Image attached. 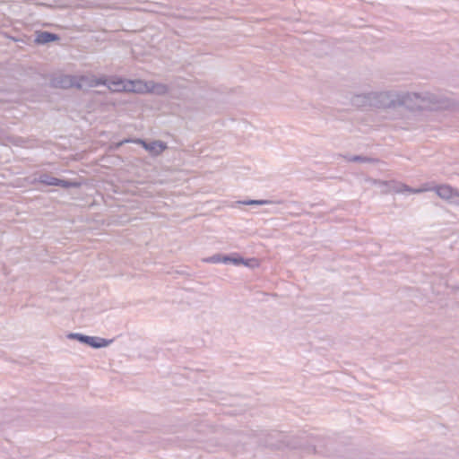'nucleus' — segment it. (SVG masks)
Returning <instances> with one entry per match:
<instances>
[{
  "label": "nucleus",
  "mask_w": 459,
  "mask_h": 459,
  "mask_svg": "<svg viewBox=\"0 0 459 459\" xmlns=\"http://www.w3.org/2000/svg\"><path fill=\"white\" fill-rule=\"evenodd\" d=\"M77 89L80 90L106 84V77L98 78L94 74L77 76Z\"/></svg>",
  "instance_id": "6"
},
{
  "label": "nucleus",
  "mask_w": 459,
  "mask_h": 459,
  "mask_svg": "<svg viewBox=\"0 0 459 459\" xmlns=\"http://www.w3.org/2000/svg\"><path fill=\"white\" fill-rule=\"evenodd\" d=\"M129 142L142 145L152 156L160 155L163 151H165L168 148L167 143L162 141L157 140L152 141L151 143H147L143 139L122 141L117 143V148L120 147L124 143Z\"/></svg>",
  "instance_id": "3"
},
{
  "label": "nucleus",
  "mask_w": 459,
  "mask_h": 459,
  "mask_svg": "<svg viewBox=\"0 0 459 459\" xmlns=\"http://www.w3.org/2000/svg\"><path fill=\"white\" fill-rule=\"evenodd\" d=\"M389 185H391L393 186V191H394V193H396V194H403V193L420 194V193H423V192H427V191H432V187L429 186L428 184L423 185L420 188H412V187H411L402 182H398V181H392V183H390Z\"/></svg>",
  "instance_id": "7"
},
{
  "label": "nucleus",
  "mask_w": 459,
  "mask_h": 459,
  "mask_svg": "<svg viewBox=\"0 0 459 459\" xmlns=\"http://www.w3.org/2000/svg\"><path fill=\"white\" fill-rule=\"evenodd\" d=\"M57 39H58V36L56 34L50 33L48 31H42L37 35L36 42L39 44H46V43L52 42V41H55Z\"/></svg>",
  "instance_id": "13"
},
{
  "label": "nucleus",
  "mask_w": 459,
  "mask_h": 459,
  "mask_svg": "<svg viewBox=\"0 0 459 459\" xmlns=\"http://www.w3.org/2000/svg\"><path fill=\"white\" fill-rule=\"evenodd\" d=\"M438 197L449 202L450 204L459 205V191L450 185L443 184L432 187Z\"/></svg>",
  "instance_id": "5"
},
{
  "label": "nucleus",
  "mask_w": 459,
  "mask_h": 459,
  "mask_svg": "<svg viewBox=\"0 0 459 459\" xmlns=\"http://www.w3.org/2000/svg\"><path fill=\"white\" fill-rule=\"evenodd\" d=\"M230 264H233L235 265H240V264H244L247 266L249 265V264L247 262H246L242 257H232L231 256Z\"/></svg>",
  "instance_id": "20"
},
{
  "label": "nucleus",
  "mask_w": 459,
  "mask_h": 459,
  "mask_svg": "<svg viewBox=\"0 0 459 459\" xmlns=\"http://www.w3.org/2000/svg\"><path fill=\"white\" fill-rule=\"evenodd\" d=\"M38 181L47 186H57L63 188H69L75 186V184L73 182L54 178L48 174L40 175L38 178Z\"/></svg>",
  "instance_id": "8"
},
{
  "label": "nucleus",
  "mask_w": 459,
  "mask_h": 459,
  "mask_svg": "<svg viewBox=\"0 0 459 459\" xmlns=\"http://www.w3.org/2000/svg\"><path fill=\"white\" fill-rule=\"evenodd\" d=\"M397 91H373L355 96L353 102L358 106L386 109L397 108Z\"/></svg>",
  "instance_id": "1"
},
{
  "label": "nucleus",
  "mask_w": 459,
  "mask_h": 459,
  "mask_svg": "<svg viewBox=\"0 0 459 459\" xmlns=\"http://www.w3.org/2000/svg\"><path fill=\"white\" fill-rule=\"evenodd\" d=\"M231 256L222 255V264H230Z\"/></svg>",
  "instance_id": "21"
},
{
  "label": "nucleus",
  "mask_w": 459,
  "mask_h": 459,
  "mask_svg": "<svg viewBox=\"0 0 459 459\" xmlns=\"http://www.w3.org/2000/svg\"><path fill=\"white\" fill-rule=\"evenodd\" d=\"M150 87V81L145 82L142 80H128L127 82V92H135V93H148Z\"/></svg>",
  "instance_id": "11"
},
{
  "label": "nucleus",
  "mask_w": 459,
  "mask_h": 459,
  "mask_svg": "<svg viewBox=\"0 0 459 459\" xmlns=\"http://www.w3.org/2000/svg\"><path fill=\"white\" fill-rule=\"evenodd\" d=\"M397 108L404 107L409 110H420L419 92H401L397 91Z\"/></svg>",
  "instance_id": "4"
},
{
  "label": "nucleus",
  "mask_w": 459,
  "mask_h": 459,
  "mask_svg": "<svg viewBox=\"0 0 459 459\" xmlns=\"http://www.w3.org/2000/svg\"><path fill=\"white\" fill-rule=\"evenodd\" d=\"M239 204H246V205H264L270 204L271 201L268 200H247L238 202Z\"/></svg>",
  "instance_id": "16"
},
{
  "label": "nucleus",
  "mask_w": 459,
  "mask_h": 459,
  "mask_svg": "<svg viewBox=\"0 0 459 459\" xmlns=\"http://www.w3.org/2000/svg\"><path fill=\"white\" fill-rule=\"evenodd\" d=\"M112 342V340H107L97 336H86L85 344L95 348L108 347Z\"/></svg>",
  "instance_id": "12"
},
{
  "label": "nucleus",
  "mask_w": 459,
  "mask_h": 459,
  "mask_svg": "<svg viewBox=\"0 0 459 459\" xmlns=\"http://www.w3.org/2000/svg\"><path fill=\"white\" fill-rule=\"evenodd\" d=\"M86 336L87 335H84V334H82V333H69L67 335V337L69 339H71V340H77V341H79L80 342H82V343H85Z\"/></svg>",
  "instance_id": "17"
},
{
  "label": "nucleus",
  "mask_w": 459,
  "mask_h": 459,
  "mask_svg": "<svg viewBox=\"0 0 459 459\" xmlns=\"http://www.w3.org/2000/svg\"><path fill=\"white\" fill-rule=\"evenodd\" d=\"M128 80H123L121 78H106V86L109 91L113 92L127 91Z\"/></svg>",
  "instance_id": "10"
},
{
  "label": "nucleus",
  "mask_w": 459,
  "mask_h": 459,
  "mask_svg": "<svg viewBox=\"0 0 459 459\" xmlns=\"http://www.w3.org/2000/svg\"><path fill=\"white\" fill-rule=\"evenodd\" d=\"M367 181H368L372 185L381 187L383 194H389L391 192H394L393 186L391 185H388V184L392 183L393 180L383 181V180H378V179L368 178V179H367Z\"/></svg>",
  "instance_id": "15"
},
{
  "label": "nucleus",
  "mask_w": 459,
  "mask_h": 459,
  "mask_svg": "<svg viewBox=\"0 0 459 459\" xmlns=\"http://www.w3.org/2000/svg\"><path fill=\"white\" fill-rule=\"evenodd\" d=\"M204 262L206 263H212V264H219L222 263V255H212L206 259H204Z\"/></svg>",
  "instance_id": "19"
},
{
  "label": "nucleus",
  "mask_w": 459,
  "mask_h": 459,
  "mask_svg": "<svg viewBox=\"0 0 459 459\" xmlns=\"http://www.w3.org/2000/svg\"><path fill=\"white\" fill-rule=\"evenodd\" d=\"M350 161L354 162H373L374 160L363 156H352L349 159Z\"/></svg>",
  "instance_id": "18"
},
{
  "label": "nucleus",
  "mask_w": 459,
  "mask_h": 459,
  "mask_svg": "<svg viewBox=\"0 0 459 459\" xmlns=\"http://www.w3.org/2000/svg\"><path fill=\"white\" fill-rule=\"evenodd\" d=\"M420 110H439L448 108L450 102L445 96L433 92H419Z\"/></svg>",
  "instance_id": "2"
},
{
  "label": "nucleus",
  "mask_w": 459,
  "mask_h": 459,
  "mask_svg": "<svg viewBox=\"0 0 459 459\" xmlns=\"http://www.w3.org/2000/svg\"><path fill=\"white\" fill-rule=\"evenodd\" d=\"M169 88L166 84L163 83H156L152 81H150V87L148 93H153L157 95H164L168 92Z\"/></svg>",
  "instance_id": "14"
},
{
  "label": "nucleus",
  "mask_w": 459,
  "mask_h": 459,
  "mask_svg": "<svg viewBox=\"0 0 459 459\" xmlns=\"http://www.w3.org/2000/svg\"><path fill=\"white\" fill-rule=\"evenodd\" d=\"M270 446H271L272 447H274V448H277V449H281V448H282V447H283V445H280V444H279V445L270 444Z\"/></svg>",
  "instance_id": "22"
},
{
  "label": "nucleus",
  "mask_w": 459,
  "mask_h": 459,
  "mask_svg": "<svg viewBox=\"0 0 459 459\" xmlns=\"http://www.w3.org/2000/svg\"><path fill=\"white\" fill-rule=\"evenodd\" d=\"M77 76L62 74L53 79V84L56 87H60L64 89L71 87L77 88Z\"/></svg>",
  "instance_id": "9"
}]
</instances>
